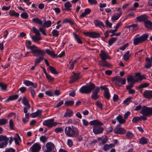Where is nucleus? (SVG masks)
<instances>
[{"instance_id": "obj_1", "label": "nucleus", "mask_w": 152, "mask_h": 152, "mask_svg": "<svg viewBox=\"0 0 152 152\" xmlns=\"http://www.w3.org/2000/svg\"><path fill=\"white\" fill-rule=\"evenodd\" d=\"M31 44V42L30 40H26V45L27 49H31L32 53L34 56H43L45 54V51L43 50L37 48V47L35 45L29 46Z\"/></svg>"}, {"instance_id": "obj_2", "label": "nucleus", "mask_w": 152, "mask_h": 152, "mask_svg": "<svg viewBox=\"0 0 152 152\" xmlns=\"http://www.w3.org/2000/svg\"><path fill=\"white\" fill-rule=\"evenodd\" d=\"M90 124L92 126H94L93 127V132L95 134H98L102 133L104 130L103 128L101 127L103 124L98 120H94L91 121Z\"/></svg>"}, {"instance_id": "obj_3", "label": "nucleus", "mask_w": 152, "mask_h": 152, "mask_svg": "<svg viewBox=\"0 0 152 152\" xmlns=\"http://www.w3.org/2000/svg\"><path fill=\"white\" fill-rule=\"evenodd\" d=\"M64 131L66 135L69 137H76L79 134L78 129L73 126L66 127Z\"/></svg>"}, {"instance_id": "obj_4", "label": "nucleus", "mask_w": 152, "mask_h": 152, "mask_svg": "<svg viewBox=\"0 0 152 152\" xmlns=\"http://www.w3.org/2000/svg\"><path fill=\"white\" fill-rule=\"evenodd\" d=\"M140 113L143 115L140 117V121H145L147 120L146 117L152 115V107L144 106L140 110Z\"/></svg>"}, {"instance_id": "obj_5", "label": "nucleus", "mask_w": 152, "mask_h": 152, "mask_svg": "<svg viewBox=\"0 0 152 152\" xmlns=\"http://www.w3.org/2000/svg\"><path fill=\"white\" fill-rule=\"evenodd\" d=\"M95 88V85L94 83H90L81 87L79 90V92L82 94L90 93Z\"/></svg>"}, {"instance_id": "obj_6", "label": "nucleus", "mask_w": 152, "mask_h": 152, "mask_svg": "<svg viewBox=\"0 0 152 152\" xmlns=\"http://www.w3.org/2000/svg\"><path fill=\"white\" fill-rule=\"evenodd\" d=\"M143 79H146L145 76L143 75H141L140 73H137L135 74L134 76L131 75L128 76L127 77V81L128 83L130 81H133L135 83L140 81Z\"/></svg>"}, {"instance_id": "obj_7", "label": "nucleus", "mask_w": 152, "mask_h": 152, "mask_svg": "<svg viewBox=\"0 0 152 152\" xmlns=\"http://www.w3.org/2000/svg\"><path fill=\"white\" fill-rule=\"evenodd\" d=\"M148 36V35L146 34H144L140 37L139 35L135 36L134 39L133 44L136 45L142 43L147 39Z\"/></svg>"}, {"instance_id": "obj_8", "label": "nucleus", "mask_w": 152, "mask_h": 152, "mask_svg": "<svg viewBox=\"0 0 152 152\" xmlns=\"http://www.w3.org/2000/svg\"><path fill=\"white\" fill-rule=\"evenodd\" d=\"M9 139L6 136L0 135V148H3L7 147Z\"/></svg>"}, {"instance_id": "obj_9", "label": "nucleus", "mask_w": 152, "mask_h": 152, "mask_svg": "<svg viewBox=\"0 0 152 152\" xmlns=\"http://www.w3.org/2000/svg\"><path fill=\"white\" fill-rule=\"evenodd\" d=\"M54 120L53 118L45 120L43 122V125L48 128H51L57 124V123L54 122Z\"/></svg>"}, {"instance_id": "obj_10", "label": "nucleus", "mask_w": 152, "mask_h": 152, "mask_svg": "<svg viewBox=\"0 0 152 152\" xmlns=\"http://www.w3.org/2000/svg\"><path fill=\"white\" fill-rule=\"evenodd\" d=\"M113 80L116 85L119 86L125 84L126 82L125 78L122 79L119 76L114 77L113 78Z\"/></svg>"}, {"instance_id": "obj_11", "label": "nucleus", "mask_w": 152, "mask_h": 152, "mask_svg": "<svg viewBox=\"0 0 152 152\" xmlns=\"http://www.w3.org/2000/svg\"><path fill=\"white\" fill-rule=\"evenodd\" d=\"M121 125L118 124L114 129L113 132L115 133L119 134H124L126 132V130L124 128L121 127Z\"/></svg>"}, {"instance_id": "obj_12", "label": "nucleus", "mask_w": 152, "mask_h": 152, "mask_svg": "<svg viewBox=\"0 0 152 152\" xmlns=\"http://www.w3.org/2000/svg\"><path fill=\"white\" fill-rule=\"evenodd\" d=\"M84 34L87 36L92 38H97L100 36V34L99 32H84Z\"/></svg>"}, {"instance_id": "obj_13", "label": "nucleus", "mask_w": 152, "mask_h": 152, "mask_svg": "<svg viewBox=\"0 0 152 152\" xmlns=\"http://www.w3.org/2000/svg\"><path fill=\"white\" fill-rule=\"evenodd\" d=\"M41 148L40 144L37 142L36 143L30 148L31 152H39Z\"/></svg>"}, {"instance_id": "obj_14", "label": "nucleus", "mask_w": 152, "mask_h": 152, "mask_svg": "<svg viewBox=\"0 0 152 152\" xmlns=\"http://www.w3.org/2000/svg\"><path fill=\"white\" fill-rule=\"evenodd\" d=\"M100 88L102 90H104V95L105 97L107 99L109 100L110 99V96L108 88L106 87L105 86H101Z\"/></svg>"}, {"instance_id": "obj_15", "label": "nucleus", "mask_w": 152, "mask_h": 152, "mask_svg": "<svg viewBox=\"0 0 152 152\" xmlns=\"http://www.w3.org/2000/svg\"><path fill=\"white\" fill-rule=\"evenodd\" d=\"M46 152H50L54 149L55 146L51 142H47L46 145Z\"/></svg>"}, {"instance_id": "obj_16", "label": "nucleus", "mask_w": 152, "mask_h": 152, "mask_svg": "<svg viewBox=\"0 0 152 152\" xmlns=\"http://www.w3.org/2000/svg\"><path fill=\"white\" fill-rule=\"evenodd\" d=\"M99 56L102 61L106 60L107 59H110V57L108 53L103 50H101Z\"/></svg>"}, {"instance_id": "obj_17", "label": "nucleus", "mask_w": 152, "mask_h": 152, "mask_svg": "<svg viewBox=\"0 0 152 152\" xmlns=\"http://www.w3.org/2000/svg\"><path fill=\"white\" fill-rule=\"evenodd\" d=\"M95 88V89L92 92L91 98L94 100H96L99 97L98 93L99 91L100 88L97 87Z\"/></svg>"}, {"instance_id": "obj_18", "label": "nucleus", "mask_w": 152, "mask_h": 152, "mask_svg": "<svg viewBox=\"0 0 152 152\" xmlns=\"http://www.w3.org/2000/svg\"><path fill=\"white\" fill-rule=\"evenodd\" d=\"M143 96L145 98L150 99L152 98V90L145 91L143 94Z\"/></svg>"}, {"instance_id": "obj_19", "label": "nucleus", "mask_w": 152, "mask_h": 152, "mask_svg": "<svg viewBox=\"0 0 152 152\" xmlns=\"http://www.w3.org/2000/svg\"><path fill=\"white\" fill-rule=\"evenodd\" d=\"M23 83L27 86H31L34 88H36L37 87V83H33L29 80H23Z\"/></svg>"}, {"instance_id": "obj_20", "label": "nucleus", "mask_w": 152, "mask_h": 152, "mask_svg": "<svg viewBox=\"0 0 152 152\" xmlns=\"http://www.w3.org/2000/svg\"><path fill=\"white\" fill-rule=\"evenodd\" d=\"M94 23L96 27H99L100 28L104 27V25L103 23L99 20H95Z\"/></svg>"}, {"instance_id": "obj_21", "label": "nucleus", "mask_w": 152, "mask_h": 152, "mask_svg": "<svg viewBox=\"0 0 152 152\" xmlns=\"http://www.w3.org/2000/svg\"><path fill=\"white\" fill-rule=\"evenodd\" d=\"M146 63L144 66V68L146 69H148L151 67L152 63L150 60V58L149 57H147L145 58Z\"/></svg>"}, {"instance_id": "obj_22", "label": "nucleus", "mask_w": 152, "mask_h": 152, "mask_svg": "<svg viewBox=\"0 0 152 152\" xmlns=\"http://www.w3.org/2000/svg\"><path fill=\"white\" fill-rule=\"evenodd\" d=\"M116 120L120 124H123L126 122V120L123 118L122 115H119L116 117Z\"/></svg>"}, {"instance_id": "obj_23", "label": "nucleus", "mask_w": 152, "mask_h": 152, "mask_svg": "<svg viewBox=\"0 0 152 152\" xmlns=\"http://www.w3.org/2000/svg\"><path fill=\"white\" fill-rule=\"evenodd\" d=\"M115 146L114 144L111 143L110 144H105L104 145L103 147V149L105 151H107L110 149L114 147Z\"/></svg>"}, {"instance_id": "obj_24", "label": "nucleus", "mask_w": 152, "mask_h": 152, "mask_svg": "<svg viewBox=\"0 0 152 152\" xmlns=\"http://www.w3.org/2000/svg\"><path fill=\"white\" fill-rule=\"evenodd\" d=\"M73 111L71 109H67L64 116V117H70L73 115Z\"/></svg>"}, {"instance_id": "obj_25", "label": "nucleus", "mask_w": 152, "mask_h": 152, "mask_svg": "<svg viewBox=\"0 0 152 152\" xmlns=\"http://www.w3.org/2000/svg\"><path fill=\"white\" fill-rule=\"evenodd\" d=\"M42 112V110H38L36 112L31 113L30 115V116L33 118L41 116Z\"/></svg>"}, {"instance_id": "obj_26", "label": "nucleus", "mask_w": 152, "mask_h": 152, "mask_svg": "<svg viewBox=\"0 0 152 152\" xmlns=\"http://www.w3.org/2000/svg\"><path fill=\"white\" fill-rule=\"evenodd\" d=\"M65 8L63 10L71 11V9L70 8L72 7V4L69 1L66 2L64 5Z\"/></svg>"}, {"instance_id": "obj_27", "label": "nucleus", "mask_w": 152, "mask_h": 152, "mask_svg": "<svg viewBox=\"0 0 152 152\" xmlns=\"http://www.w3.org/2000/svg\"><path fill=\"white\" fill-rule=\"evenodd\" d=\"M147 18V17L146 15L144 14L137 17H136V19L138 21L140 22H142L143 21L144 22L146 20H145Z\"/></svg>"}, {"instance_id": "obj_28", "label": "nucleus", "mask_w": 152, "mask_h": 152, "mask_svg": "<svg viewBox=\"0 0 152 152\" xmlns=\"http://www.w3.org/2000/svg\"><path fill=\"white\" fill-rule=\"evenodd\" d=\"M122 12L121 11L119 13H117L116 15L114 14L111 17V19L113 20H118L122 14Z\"/></svg>"}, {"instance_id": "obj_29", "label": "nucleus", "mask_w": 152, "mask_h": 152, "mask_svg": "<svg viewBox=\"0 0 152 152\" xmlns=\"http://www.w3.org/2000/svg\"><path fill=\"white\" fill-rule=\"evenodd\" d=\"M79 74H78L74 73L73 76L71 78V80L69 81L70 83H72L76 81L79 78Z\"/></svg>"}, {"instance_id": "obj_30", "label": "nucleus", "mask_w": 152, "mask_h": 152, "mask_svg": "<svg viewBox=\"0 0 152 152\" xmlns=\"http://www.w3.org/2000/svg\"><path fill=\"white\" fill-rule=\"evenodd\" d=\"M52 24V22L50 20H45L44 24H42V26L44 27L48 28L50 27Z\"/></svg>"}, {"instance_id": "obj_31", "label": "nucleus", "mask_w": 152, "mask_h": 152, "mask_svg": "<svg viewBox=\"0 0 152 152\" xmlns=\"http://www.w3.org/2000/svg\"><path fill=\"white\" fill-rule=\"evenodd\" d=\"M145 26L152 29V22L149 20H146L144 22Z\"/></svg>"}, {"instance_id": "obj_32", "label": "nucleus", "mask_w": 152, "mask_h": 152, "mask_svg": "<svg viewBox=\"0 0 152 152\" xmlns=\"http://www.w3.org/2000/svg\"><path fill=\"white\" fill-rule=\"evenodd\" d=\"M73 34L75 40L78 43L83 44V42L80 39V37L75 33H73Z\"/></svg>"}, {"instance_id": "obj_33", "label": "nucleus", "mask_w": 152, "mask_h": 152, "mask_svg": "<svg viewBox=\"0 0 152 152\" xmlns=\"http://www.w3.org/2000/svg\"><path fill=\"white\" fill-rule=\"evenodd\" d=\"M149 86V84L147 83H143L140 85L138 87H136L137 89H142V88H146Z\"/></svg>"}, {"instance_id": "obj_34", "label": "nucleus", "mask_w": 152, "mask_h": 152, "mask_svg": "<svg viewBox=\"0 0 152 152\" xmlns=\"http://www.w3.org/2000/svg\"><path fill=\"white\" fill-rule=\"evenodd\" d=\"M45 52L53 57L54 58L56 57V56H57V54H55L53 51H51L49 49H46L45 52Z\"/></svg>"}, {"instance_id": "obj_35", "label": "nucleus", "mask_w": 152, "mask_h": 152, "mask_svg": "<svg viewBox=\"0 0 152 152\" xmlns=\"http://www.w3.org/2000/svg\"><path fill=\"white\" fill-rule=\"evenodd\" d=\"M18 97V95H15L10 96L7 99L5 100L6 102H7L13 100L17 99Z\"/></svg>"}, {"instance_id": "obj_36", "label": "nucleus", "mask_w": 152, "mask_h": 152, "mask_svg": "<svg viewBox=\"0 0 152 152\" xmlns=\"http://www.w3.org/2000/svg\"><path fill=\"white\" fill-rule=\"evenodd\" d=\"M148 139L144 137L141 138L139 139V142L142 145L146 144L148 143Z\"/></svg>"}, {"instance_id": "obj_37", "label": "nucleus", "mask_w": 152, "mask_h": 152, "mask_svg": "<svg viewBox=\"0 0 152 152\" xmlns=\"http://www.w3.org/2000/svg\"><path fill=\"white\" fill-rule=\"evenodd\" d=\"M22 102L25 106H28L29 107H31V106L29 104L28 100L25 97H24L22 99Z\"/></svg>"}, {"instance_id": "obj_38", "label": "nucleus", "mask_w": 152, "mask_h": 152, "mask_svg": "<svg viewBox=\"0 0 152 152\" xmlns=\"http://www.w3.org/2000/svg\"><path fill=\"white\" fill-rule=\"evenodd\" d=\"M32 21L34 23H37L42 26V20L38 18H34L32 19Z\"/></svg>"}, {"instance_id": "obj_39", "label": "nucleus", "mask_w": 152, "mask_h": 152, "mask_svg": "<svg viewBox=\"0 0 152 152\" xmlns=\"http://www.w3.org/2000/svg\"><path fill=\"white\" fill-rule=\"evenodd\" d=\"M40 35V34L39 33V35L35 34L34 36L32 37L31 38L33 40L34 42H36L37 41L41 40V38Z\"/></svg>"}, {"instance_id": "obj_40", "label": "nucleus", "mask_w": 152, "mask_h": 152, "mask_svg": "<svg viewBox=\"0 0 152 152\" xmlns=\"http://www.w3.org/2000/svg\"><path fill=\"white\" fill-rule=\"evenodd\" d=\"M130 56V51H127L123 56L124 60L126 61L128 60Z\"/></svg>"}, {"instance_id": "obj_41", "label": "nucleus", "mask_w": 152, "mask_h": 152, "mask_svg": "<svg viewBox=\"0 0 152 152\" xmlns=\"http://www.w3.org/2000/svg\"><path fill=\"white\" fill-rule=\"evenodd\" d=\"M117 38L115 37H112L108 41V43L109 46H111L117 40Z\"/></svg>"}, {"instance_id": "obj_42", "label": "nucleus", "mask_w": 152, "mask_h": 152, "mask_svg": "<svg viewBox=\"0 0 152 152\" xmlns=\"http://www.w3.org/2000/svg\"><path fill=\"white\" fill-rule=\"evenodd\" d=\"M49 68L51 72L54 74H58V73L55 69L52 66H49Z\"/></svg>"}, {"instance_id": "obj_43", "label": "nucleus", "mask_w": 152, "mask_h": 152, "mask_svg": "<svg viewBox=\"0 0 152 152\" xmlns=\"http://www.w3.org/2000/svg\"><path fill=\"white\" fill-rule=\"evenodd\" d=\"M126 136L129 139H131L134 137V134L130 132H128L126 134Z\"/></svg>"}, {"instance_id": "obj_44", "label": "nucleus", "mask_w": 152, "mask_h": 152, "mask_svg": "<svg viewBox=\"0 0 152 152\" xmlns=\"http://www.w3.org/2000/svg\"><path fill=\"white\" fill-rule=\"evenodd\" d=\"M8 123V120L4 118L0 119V125H4Z\"/></svg>"}, {"instance_id": "obj_45", "label": "nucleus", "mask_w": 152, "mask_h": 152, "mask_svg": "<svg viewBox=\"0 0 152 152\" xmlns=\"http://www.w3.org/2000/svg\"><path fill=\"white\" fill-rule=\"evenodd\" d=\"M130 84L126 86V88L127 90L131 89L133 87L135 83L133 81H130Z\"/></svg>"}, {"instance_id": "obj_46", "label": "nucleus", "mask_w": 152, "mask_h": 152, "mask_svg": "<svg viewBox=\"0 0 152 152\" xmlns=\"http://www.w3.org/2000/svg\"><path fill=\"white\" fill-rule=\"evenodd\" d=\"M69 23L71 25H72L74 24L71 20L67 18L65 19L63 21V23Z\"/></svg>"}, {"instance_id": "obj_47", "label": "nucleus", "mask_w": 152, "mask_h": 152, "mask_svg": "<svg viewBox=\"0 0 152 152\" xmlns=\"http://www.w3.org/2000/svg\"><path fill=\"white\" fill-rule=\"evenodd\" d=\"M14 124L13 120L12 119H10L9 121V127L10 129L12 130H14Z\"/></svg>"}, {"instance_id": "obj_48", "label": "nucleus", "mask_w": 152, "mask_h": 152, "mask_svg": "<svg viewBox=\"0 0 152 152\" xmlns=\"http://www.w3.org/2000/svg\"><path fill=\"white\" fill-rule=\"evenodd\" d=\"M7 85L4 83H0V87L3 91H6L7 90Z\"/></svg>"}, {"instance_id": "obj_49", "label": "nucleus", "mask_w": 152, "mask_h": 152, "mask_svg": "<svg viewBox=\"0 0 152 152\" xmlns=\"http://www.w3.org/2000/svg\"><path fill=\"white\" fill-rule=\"evenodd\" d=\"M29 88L32 96L33 98H34L36 95L35 90L31 87H29Z\"/></svg>"}, {"instance_id": "obj_50", "label": "nucleus", "mask_w": 152, "mask_h": 152, "mask_svg": "<svg viewBox=\"0 0 152 152\" xmlns=\"http://www.w3.org/2000/svg\"><path fill=\"white\" fill-rule=\"evenodd\" d=\"M44 58L42 56H41L39 58H37L35 61V64L37 65V64H39L40 62L42 61Z\"/></svg>"}, {"instance_id": "obj_51", "label": "nucleus", "mask_w": 152, "mask_h": 152, "mask_svg": "<svg viewBox=\"0 0 152 152\" xmlns=\"http://www.w3.org/2000/svg\"><path fill=\"white\" fill-rule=\"evenodd\" d=\"M74 103L73 101H66L65 102L64 104L67 106H71Z\"/></svg>"}, {"instance_id": "obj_52", "label": "nucleus", "mask_w": 152, "mask_h": 152, "mask_svg": "<svg viewBox=\"0 0 152 152\" xmlns=\"http://www.w3.org/2000/svg\"><path fill=\"white\" fill-rule=\"evenodd\" d=\"M53 36L55 37H58L59 35V32L56 29H53L52 31Z\"/></svg>"}, {"instance_id": "obj_53", "label": "nucleus", "mask_w": 152, "mask_h": 152, "mask_svg": "<svg viewBox=\"0 0 152 152\" xmlns=\"http://www.w3.org/2000/svg\"><path fill=\"white\" fill-rule=\"evenodd\" d=\"M20 16L23 19H27L28 18V15L26 12H24L20 14Z\"/></svg>"}, {"instance_id": "obj_54", "label": "nucleus", "mask_w": 152, "mask_h": 152, "mask_svg": "<svg viewBox=\"0 0 152 152\" xmlns=\"http://www.w3.org/2000/svg\"><path fill=\"white\" fill-rule=\"evenodd\" d=\"M140 117L136 116L134 117L132 120V122L134 123H137L138 121H140Z\"/></svg>"}, {"instance_id": "obj_55", "label": "nucleus", "mask_w": 152, "mask_h": 152, "mask_svg": "<svg viewBox=\"0 0 152 152\" xmlns=\"http://www.w3.org/2000/svg\"><path fill=\"white\" fill-rule=\"evenodd\" d=\"M9 14L10 16H14L16 17H18L19 16V14L18 13L15 12H10Z\"/></svg>"}, {"instance_id": "obj_56", "label": "nucleus", "mask_w": 152, "mask_h": 152, "mask_svg": "<svg viewBox=\"0 0 152 152\" xmlns=\"http://www.w3.org/2000/svg\"><path fill=\"white\" fill-rule=\"evenodd\" d=\"M41 32L43 35L47 36V35L46 33V29L42 27H40L39 28V31Z\"/></svg>"}, {"instance_id": "obj_57", "label": "nucleus", "mask_w": 152, "mask_h": 152, "mask_svg": "<svg viewBox=\"0 0 152 152\" xmlns=\"http://www.w3.org/2000/svg\"><path fill=\"white\" fill-rule=\"evenodd\" d=\"M55 132L56 133H61L63 132L64 130L61 127L57 128L54 130Z\"/></svg>"}, {"instance_id": "obj_58", "label": "nucleus", "mask_w": 152, "mask_h": 152, "mask_svg": "<svg viewBox=\"0 0 152 152\" xmlns=\"http://www.w3.org/2000/svg\"><path fill=\"white\" fill-rule=\"evenodd\" d=\"M40 140L42 142L45 143L47 141V138L45 136H42L40 137Z\"/></svg>"}, {"instance_id": "obj_59", "label": "nucleus", "mask_w": 152, "mask_h": 152, "mask_svg": "<svg viewBox=\"0 0 152 152\" xmlns=\"http://www.w3.org/2000/svg\"><path fill=\"white\" fill-rule=\"evenodd\" d=\"M96 105L97 107L99 108L100 109L102 110L103 109V105L99 101L97 102L96 103Z\"/></svg>"}, {"instance_id": "obj_60", "label": "nucleus", "mask_w": 152, "mask_h": 152, "mask_svg": "<svg viewBox=\"0 0 152 152\" xmlns=\"http://www.w3.org/2000/svg\"><path fill=\"white\" fill-rule=\"evenodd\" d=\"M102 65L103 66H106L109 67L111 65L108 62H107L105 60L103 61L102 63Z\"/></svg>"}, {"instance_id": "obj_61", "label": "nucleus", "mask_w": 152, "mask_h": 152, "mask_svg": "<svg viewBox=\"0 0 152 152\" xmlns=\"http://www.w3.org/2000/svg\"><path fill=\"white\" fill-rule=\"evenodd\" d=\"M45 94L47 95L50 96H53V92L51 91H46L45 92Z\"/></svg>"}, {"instance_id": "obj_62", "label": "nucleus", "mask_w": 152, "mask_h": 152, "mask_svg": "<svg viewBox=\"0 0 152 152\" xmlns=\"http://www.w3.org/2000/svg\"><path fill=\"white\" fill-rule=\"evenodd\" d=\"M105 24L107 26L111 28L112 25V23L110 22L108 20H107L105 22Z\"/></svg>"}, {"instance_id": "obj_63", "label": "nucleus", "mask_w": 152, "mask_h": 152, "mask_svg": "<svg viewBox=\"0 0 152 152\" xmlns=\"http://www.w3.org/2000/svg\"><path fill=\"white\" fill-rule=\"evenodd\" d=\"M130 114L131 113L129 111H127L124 114V117L126 120L128 118V117L129 116Z\"/></svg>"}, {"instance_id": "obj_64", "label": "nucleus", "mask_w": 152, "mask_h": 152, "mask_svg": "<svg viewBox=\"0 0 152 152\" xmlns=\"http://www.w3.org/2000/svg\"><path fill=\"white\" fill-rule=\"evenodd\" d=\"M32 29L34 33H35L37 35H39L40 33L39 31L35 27H33L32 28Z\"/></svg>"}]
</instances>
